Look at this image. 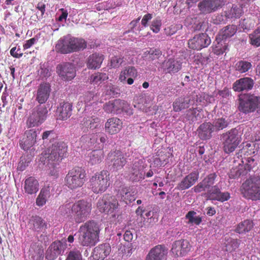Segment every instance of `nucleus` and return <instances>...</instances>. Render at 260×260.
Here are the masks:
<instances>
[{"instance_id":"44","label":"nucleus","mask_w":260,"mask_h":260,"mask_svg":"<svg viewBox=\"0 0 260 260\" xmlns=\"http://www.w3.org/2000/svg\"><path fill=\"white\" fill-rule=\"evenodd\" d=\"M108 79V76L105 73H96L92 74L90 78L89 81L93 85H99L102 83V82L107 80Z\"/></svg>"},{"instance_id":"40","label":"nucleus","mask_w":260,"mask_h":260,"mask_svg":"<svg viewBox=\"0 0 260 260\" xmlns=\"http://www.w3.org/2000/svg\"><path fill=\"white\" fill-rule=\"evenodd\" d=\"M33 229L37 231H41L46 228L45 221L41 217L37 216L33 217L30 221Z\"/></svg>"},{"instance_id":"63","label":"nucleus","mask_w":260,"mask_h":260,"mask_svg":"<svg viewBox=\"0 0 260 260\" xmlns=\"http://www.w3.org/2000/svg\"><path fill=\"white\" fill-rule=\"evenodd\" d=\"M193 189L195 192H200L202 191L207 190L202 182L195 186Z\"/></svg>"},{"instance_id":"37","label":"nucleus","mask_w":260,"mask_h":260,"mask_svg":"<svg viewBox=\"0 0 260 260\" xmlns=\"http://www.w3.org/2000/svg\"><path fill=\"white\" fill-rule=\"evenodd\" d=\"M214 131L213 125L210 123H204L201 124L198 129L199 137L202 139H209L212 132Z\"/></svg>"},{"instance_id":"15","label":"nucleus","mask_w":260,"mask_h":260,"mask_svg":"<svg viewBox=\"0 0 260 260\" xmlns=\"http://www.w3.org/2000/svg\"><path fill=\"white\" fill-rule=\"evenodd\" d=\"M222 0H203L199 4V10L204 14L217 11L222 6Z\"/></svg>"},{"instance_id":"20","label":"nucleus","mask_w":260,"mask_h":260,"mask_svg":"<svg viewBox=\"0 0 260 260\" xmlns=\"http://www.w3.org/2000/svg\"><path fill=\"white\" fill-rule=\"evenodd\" d=\"M109 159L114 170H118L122 168L126 163V158L120 151H115L109 154Z\"/></svg>"},{"instance_id":"17","label":"nucleus","mask_w":260,"mask_h":260,"mask_svg":"<svg viewBox=\"0 0 260 260\" xmlns=\"http://www.w3.org/2000/svg\"><path fill=\"white\" fill-rule=\"evenodd\" d=\"M118 202L114 198L111 197L108 200L105 198L98 201L97 207L101 212L106 213H111L117 208Z\"/></svg>"},{"instance_id":"49","label":"nucleus","mask_w":260,"mask_h":260,"mask_svg":"<svg viewBox=\"0 0 260 260\" xmlns=\"http://www.w3.org/2000/svg\"><path fill=\"white\" fill-rule=\"evenodd\" d=\"M213 128L214 131L222 129L228 125L227 122L222 118L216 119L213 124Z\"/></svg>"},{"instance_id":"46","label":"nucleus","mask_w":260,"mask_h":260,"mask_svg":"<svg viewBox=\"0 0 260 260\" xmlns=\"http://www.w3.org/2000/svg\"><path fill=\"white\" fill-rule=\"evenodd\" d=\"M124 62V57L121 55H116L110 57V66L113 68H119Z\"/></svg>"},{"instance_id":"62","label":"nucleus","mask_w":260,"mask_h":260,"mask_svg":"<svg viewBox=\"0 0 260 260\" xmlns=\"http://www.w3.org/2000/svg\"><path fill=\"white\" fill-rule=\"evenodd\" d=\"M20 49H17L16 47L12 48L10 50L11 55L15 58H20L22 56V53L20 52Z\"/></svg>"},{"instance_id":"50","label":"nucleus","mask_w":260,"mask_h":260,"mask_svg":"<svg viewBox=\"0 0 260 260\" xmlns=\"http://www.w3.org/2000/svg\"><path fill=\"white\" fill-rule=\"evenodd\" d=\"M215 178L216 175L214 174H211L202 181L208 191L210 189V187L214 183Z\"/></svg>"},{"instance_id":"14","label":"nucleus","mask_w":260,"mask_h":260,"mask_svg":"<svg viewBox=\"0 0 260 260\" xmlns=\"http://www.w3.org/2000/svg\"><path fill=\"white\" fill-rule=\"evenodd\" d=\"M56 72L58 76L63 80H71L76 75L74 66L70 63L59 64L56 68Z\"/></svg>"},{"instance_id":"1","label":"nucleus","mask_w":260,"mask_h":260,"mask_svg":"<svg viewBox=\"0 0 260 260\" xmlns=\"http://www.w3.org/2000/svg\"><path fill=\"white\" fill-rule=\"evenodd\" d=\"M67 148L63 143H55L45 152L42 154L41 160L48 167V173L51 176H56L58 170L56 166L59 164L67 152Z\"/></svg>"},{"instance_id":"21","label":"nucleus","mask_w":260,"mask_h":260,"mask_svg":"<svg viewBox=\"0 0 260 260\" xmlns=\"http://www.w3.org/2000/svg\"><path fill=\"white\" fill-rule=\"evenodd\" d=\"M254 85V81L250 78H242L236 81L233 85L234 91L241 92L251 90Z\"/></svg>"},{"instance_id":"52","label":"nucleus","mask_w":260,"mask_h":260,"mask_svg":"<svg viewBox=\"0 0 260 260\" xmlns=\"http://www.w3.org/2000/svg\"><path fill=\"white\" fill-rule=\"evenodd\" d=\"M161 26V20L159 18H156L151 22L150 29L154 33H158Z\"/></svg>"},{"instance_id":"34","label":"nucleus","mask_w":260,"mask_h":260,"mask_svg":"<svg viewBox=\"0 0 260 260\" xmlns=\"http://www.w3.org/2000/svg\"><path fill=\"white\" fill-rule=\"evenodd\" d=\"M138 72L136 69L132 66H128L123 69L118 76V80L123 83H126V79L129 77L136 78Z\"/></svg>"},{"instance_id":"33","label":"nucleus","mask_w":260,"mask_h":260,"mask_svg":"<svg viewBox=\"0 0 260 260\" xmlns=\"http://www.w3.org/2000/svg\"><path fill=\"white\" fill-rule=\"evenodd\" d=\"M39 189V184L37 179L32 177L26 179L24 181V189L29 194L36 193Z\"/></svg>"},{"instance_id":"4","label":"nucleus","mask_w":260,"mask_h":260,"mask_svg":"<svg viewBox=\"0 0 260 260\" xmlns=\"http://www.w3.org/2000/svg\"><path fill=\"white\" fill-rule=\"evenodd\" d=\"M241 190L244 197L254 201L260 200V176L247 179L242 184Z\"/></svg>"},{"instance_id":"64","label":"nucleus","mask_w":260,"mask_h":260,"mask_svg":"<svg viewBox=\"0 0 260 260\" xmlns=\"http://www.w3.org/2000/svg\"><path fill=\"white\" fill-rule=\"evenodd\" d=\"M152 18V15L151 14H147L145 15L141 21V24L144 26L146 27L147 25V23L149 20H151Z\"/></svg>"},{"instance_id":"39","label":"nucleus","mask_w":260,"mask_h":260,"mask_svg":"<svg viewBox=\"0 0 260 260\" xmlns=\"http://www.w3.org/2000/svg\"><path fill=\"white\" fill-rule=\"evenodd\" d=\"M252 221L245 220L240 222L237 226L236 231L241 234H244L249 232L253 227Z\"/></svg>"},{"instance_id":"25","label":"nucleus","mask_w":260,"mask_h":260,"mask_svg":"<svg viewBox=\"0 0 260 260\" xmlns=\"http://www.w3.org/2000/svg\"><path fill=\"white\" fill-rule=\"evenodd\" d=\"M181 66L182 62L180 59L170 58L162 63V68L167 73L174 74L181 69Z\"/></svg>"},{"instance_id":"47","label":"nucleus","mask_w":260,"mask_h":260,"mask_svg":"<svg viewBox=\"0 0 260 260\" xmlns=\"http://www.w3.org/2000/svg\"><path fill=\"white\" fill-rule=\"evenodd\" d=\"M250 44L256 47L260 46V26L249 35Z\"/></svg>"},{"instance_id":"3","label":"nucleus","mask_w":260,"mask_h":260,"mask_svg":"<svg viewBox=\"0 0 260 260\" xmlns=\"http://www.w3.org/2000/svg\"><path fill=\"white\" fill-rule=\"evenodd\" d=\"M110 174L106 170H102L94 174L89 181V186L96 193L105 191L110 184Z\"/></svg>"},{"instance_id":"57","label":"nucleus","mask_w":260,"mask_h":260,"mask_svg":"<svg viewBox=\"0 0 260 260\" xmlns=\"http://www.w3.org/2000/svg\"><path fill=\"white\" fill-rule=\"evenodd\" d=\"M113 104L114 105V113H121V105L122 104V100L119 99L113 100Z\"/></svg>"},{"instance_id":"16","label":"nucleus","mask_w":260,"mask_h":260,"mask_svg":"<svg viewBox=\"0 0 260 260\" xmlns=\"http://www.w3.org/2000/svg\"><path fill=\"white\" fill-rule=\"evenodd\" d=\"M168 253V249L165 246L158 245L149 251L146 260H166Z\"/></svg>"},{"instance_id":"6","label":"nucleus","mask_w":260,"mask_h":260,"mask_svg":"<svg viewBox=\"0 0 260 260\" xmlns=\"http://www.w3.org/2000/svg\"><path fill=\"white\" fill-rule=\"evenodd\" d=\"M86 174L80 168H74L69 171L66 177L67 185L71 189L81 187L85 181Z\"/></svg>"},{"instance_id":"24","label":"nucleus","mask_w":260,"mask_h":260,"mask_svg":"<svg viewBox=\"0 0 260 260\" xmlns=\"http://www.w3.org/2000/svg\"><path fill=\"white\" fill-rule=\"evenodd\" d=\"M208 197L211 200L223 202L230 198V194L228 192H221L217 186H214L208 191Z\"/></svg>"},{"instance_id":"13","label":"nucleus","mask_w":260,"mask_h":260,"mask_svg":"<svg viewBox=\"0 0 260 260\" xmlns=\"http://www.w3.org/2000/svg\"><path fill=\"white\" fill-rule=\"evenodd\" d=\"M211 43V40L206 34L202 33L195 36L188 41V45L190 48L200 50L207 47Z\"/></svg>"},{"instance_id":"18","label":"nucleus","mask_w":260,"mask_h":260,"mask_svg":"<svg viewBox=\"0 0 260 260\" xmlns=\"http://www.w3.org/2000/svg\"><path fill=\"white\" fill-rule=\"evenodd\" d=\"M128 176L133 181H139L144 179L145 172L143 171L140 160H136L129 169Z\"/></svg>"},{"instance_id":"35","label":"nucleus","mask_w":260,"mask_h":260,"mask_svg":"<svg viewBox=\"0 0 260 260\" xmlns=\"http://www.w3.org/2000/svg\"><path fill=\"white\" fill-rule=\"evenodd\" d=\"M104 157V153L103 150H94L88 154V162L91 165H95L100 164Z\"/></svg>"},{"instance_id":"31","label":"nucleus","mask_w":260,"mask_h":260,"mask_svg":"<svg viewBox=\"0 0 260 260\" xmlns=\"http://www.w3.org/2000/svg\"><path fill=\"white\" fill-rule=\"evenodd\" d=\"M111 250L109 244H101L94 249L93 256L96 260H103L110 254Z\"/></svg>"},{"instance_id":"48","label":"nucleus","mask_w":260,"mask_h":260,"mask_svg":"<svg viewBox=\"0 0 260 260\" xmlns=\"http://www.w3.org/2000/svg\"><path fill=\"white\" fill-rule=\"evenodd\" d=\"M251 67L250 62L242 60L236 64V70L241 73H243L248 71Z\"/></svg>"},{"instance_id":"45","label":"nucleus","mask_w":260,"mask_h":260,"mask_svg":"<svg viewBox=\"0 0 260 260\" xmlns=\"http://www.w3.org/2000/svg\"><path fill=\"white\" fill-rule=\"evenodd\" d=\"M72 40L73 45V52L84 49L86 47V43L83 39L72 38Z\"/></svg>"},{"instance_id":"32","label":"nucleus","mask_w":260,"mask_h":260,"mask_svg":"<svg viewBox=\"0 0 260 260\" xmlns=\"http://www.w3.org/2000/svg\"><path fill=\"white\" fill-rule=\"evenodd\" d=\"M104 59V56L101 54L95 53L89 56L87 59L86 66L89 69H97L101 67Z\"/></svg>"},{"instance_id":"55","label":"nucleus","mask_w":260,"mask_h":260,"mask_svg":"<svg viewBox=\"0 0 260 260\" xmlns=\"http://www.w3.org/2000/svg\"><path fill=\"white\" fill-rule=\"evenodd\" d=\"M199 110L196 108L190 109L187 110L185 114V118L187 120H190L193 121L194 118L196 117L197 113L199 112Z\"/></svg>"},{"instance_id":"59","label":"nucleus","mask_w":260,"mask_h":260,"mask_svg":"<svg viewBox=\"0 0 260 260\" xmlns=\"http://www.w3.org/2000/svg\"><path fill=\"white\" fill-rule=\"evenodd\" d=\"M104 109L105 111L108 113H114L113 101H110L108 103H106L104 107Z\"/></svg>"},{"instance_id":"2","label":"nucleus","mask_w":260,"mask_h":260,"mask_svg":"<svg viewBox=\"0 0 260 260\" xmlns=\"http://www.w3.org/2000/svg\"><path fill=\"white\" fill-rule=\"evenodd\" d=\"M100 228L98 224L89 221L80 226L79 230V242L83 246H93L99 241Z\"/></svg>"},{"instance_id":"42","label":"nucleus","mask_w":260,"mask_h":260,"mask_svg":"<svg viewBox=\"0 0 260 260\" xmlns=\"http://www.w3.org/2000/svg\"><path fill=\"white\" fill-rule=\"evenodd\" d=\"M131 188L128 187H123L120 191V194L122 196V199L127 204L131 203L135 200L134 192H131Z\"/></svg>"},{"instance_id":"38","label":"nucleus","mask_w":260,"mask_h":260,"mask_svg":"<svg viewBox=\"0 0 260 260\" xmlns=\"http://www.w3.org/2000/svg\"><path fill=\"white\" fill-rule=\"evenodd\" d=\"M50 188L49 186L43 188L36 200V204L39 206H43L47 201V199L50 197Z\"/></svg>"},{"instance_id":"10","label":"nucleus","mask_w":260,"mask_h":260,"mask_svg":"<svg viewBox=\"0 0 260 260\" xmlns=\"http://www.w3.org/2000/svg\"><path fill=\"white\" fill-rule=\"evenodd\" d=\"M238 131L233 129L223 135V150L226 153L233 152L240 142V138L238 135Z\"/></svg>"},{"instance_id":"28","label":"nucleus","mask_w":260,"mask_h":260,"mask_svg":"<svg viewBox=\"0 0 260 260\" xmlns=\"http://www.w3.org/2000/svg\"><path fill=\"white\" fill-rule=\"evenodd\" d=\"M122 121L117 118H111L108 119L105 123V131L111 135L118 133L121 129Z\"/></svg>"},{"instance_id":"26","label":"nucleus","mask_w":260,"mask_h":260,"mask_svg":"<svg viewBox=\"0 0 260 260\" xmlns=\"http://www.w3.org/2000/svg\"><path fill=\"white\" fill-rule=\"evenodd\" d=\"M99 96L96 94L91 92L86 93L85 95L80 98L77 106L79 108H81L84 106L85 110H86L87 107L95 104L99 101Z\"/></svg>"},{"instance_id":"60","label":"nucleus","mask_w":260,"mask_h":260,"mask_svg":"<svg viewBox=\"0 0 260 260\" xmlns=\"http://www.w3.org/2000/svg\"><path fill=\"white\" fill-rule=\"evenodd\" d=\"M38 40V39L35 38L27 40L23 45L24 49H27L30 48L33 45L37 42Z\"/></svg>"},{"instance_id":"54","label":"nucleus","mask_w":260,"mask_h":260,"mask_svg":"<svg viewBox=\"0 0 260 260\" xmlns=\"http://www.w3.org/2000/svg\"><path fill=\"white\" fill-rule=\"evenodd\" d=\"M242 13V10L241 8L237 6H233L230 10V14L228 15L229 17H240Z\"/></svg>"},{"instance_id":"30","label":"nucleus","mask_w":260,"mask_h":260,"mask_svg":"<svg viewBox=\"0 0 260 260\" xmlns=\"http://www.w3.org/2000/svg\"><path fill=\"white\" fill-rule=\"evenodd\" d=\"M72 105L69 103H61L56 110L57 119L67 120L72 114Z\"/></svg>"},{"instance_id":"12","label":"nucleus","mask_w":260,"mask_h":260,"mask_svg":"<svg viewBox=\"0 0 260 260\" xmlns=\"http://www.w3.org/2000/svg\"><path fill=\"white\" fill-rule=\"evenodd\" d=\"M191 246L186 240L176 241L172 244L171 252L175 256L182 257L186 255L191 250Z\"/></svg>"},{"instance_id":"27","label":"nucleus","mask_w":260,"mask_h":260,"mask_svg":"<svg viewBox=\"0 0 260 260\" xmlns=\"http://www.w3.org/2000/svg\"><path fill=\"white\" fill-rule=\"evenodd\" d=\"M72 37L66 36L60 39L56 45V49L62 53L66 54L73 52Z\"/></svg>"},{"instance_id":"19","label":"nucleus","mask_w":260,"mask_h":260,"mask_svg":"<svg viewBox=\"0 0 260 260\" xmlns=\"http://www.w3.org/2000/svg\"><path fill=\"white\" fill-rule=\"evenodd\" d=\"M196 98L194 96L187 97H179L177 98L173 104V110L175 112H179L187 109L191 105L195 104Z\"/></svg>"},{"instance_id":"23","label":"nucleus","mask_w":260,"mask_h":260,"mask_svg":"<svg viewBox=\"0 0 260 260\" xmlns=\"http://www.w3.org/2000/svg\"><path fill=\"white\" fill-rule=\"evenodd\" d=\"M51 92L50 85L43 83L38 86L36 94V100L41 104L45 103L48 99Z\"/></svg>"},{"instance_id":"53","label":"nucleus","mask_w":260,"mask_h":260,"mask_svg":"<svg viewBox=\"0 0 260 260\" xmlns=\"http://www.w3.org/2000/svg\"><path fill=\"white\" fill-rule=\"evenodd\" d=\"M66 260H82V255L78 250L71 251Z\"/></svg>"},{"instance_id":"36","label":"nucleus","mask_w":260,"mask_h":260,"mask_svg":"<svg viewBox=\"0 0 260 260\" xmlns=\"http://www.w3.org/2000/svg\"><path fill=\"white\" fill-rule=\"evenodd\" d=\"M99 122L100 119L97 117L92 116L84 118L81 124L84 131H86L88 129L96 128L99 125Z\"/></svg>"},{"instance_id":"11","label":"nucleus","mask_w":260,"mask_h":260,"mask_svg":"<svg viewBox=\"0 0 260 260\" xmlns=\"http://www.w3.org/2000/svg\"><path fill=\"white\" fill-rule=\"evenodd\" d=\"M39 128L27 130L25 132L24 137L20 142V146L24 150H27L36 143L38 135L40 133Z\"/></svg>"},{"instance_id":"61","label":"nucleus","mask_w":260,"mask_h":260,"mask_svg":"<svg viewBox=\"0 0 260 260\" xmlns=\"http://www.w3.org/2000/svg\"><path fill=\"white\" fill-rule=\"evenodd\" d=\"M256 165V162L254 161V159L249 157L247 158V162L245 166V169L248 171H250Z\"/></svg>"},{"instance_id":"7","label":"nucleus","mask_w":260,"mask_h":260,"mask_svg":"<svg viewBox=\"0 0 260 260\" xmlns=\"http://www.w3.org/2000/svg\"><path fill=\"white\" fill-rule=\"evenodd\" d=\"M48 110L44 106L35 107L31 111L26 121L28 127L38 126L46 119Z\"/></svg>"},{"instance_id":"43","label":"nucleus","mask_w":260,"mask_h":260,"mask_svg":"<svg viewBox=\"0 0 260 260\" xmlns=\"http://www.w3.org/2000/svg\"><path fill=\"white\" fill-rule=\"evenodd\" d=\"M188 224L199 225L202 221L201 216L197 215V213L193 211H189L185 216Z\"/></svg>"},{"instance_id":"56","label":"nucleus","mask_w":260,"mask_h":260,"mask_svg":"<svg viewBox=\"0 0 260 260\" xmlns=\"http://www.w3.org/2000/svg\"><path fill=\"white\" fill-rule=\"evenodd\" d=\"M68 15V13L66 10L60 9L56 14V19L60 22H65Z\"/></svg>"},{"instance_id":"22","label":"nucleus","mask_w":260,"mask_h":260,"mask_svg":"<svg viewBox=\"0 0 260 260\" xmlns=\"http://www.w3.org/2000/svg\"><path fill=\"white\" fill-rule=\"evenodd\" d=\"M199 176V173L196 171L190 173L178 184L176 188L180 190L189 188L197 181Z\"/></svg>"},{"instance_id":"41","label":"nucleus","mask_w":260,"mask_h":260,"mask_svg":"<svg viewBox=\"0 0 260 260\" xmlns=\"http://www.w3.org/2000/svg\"><path fill=\"white\" fill-rule=\"evenodd\" d=\"M161 56V51L156 49H149L146 51L143 55L145 59L149 60H154L159 59Z\"/></svg>"},{"instance_id":"8","label":"nucleus","mask_w":260,"mask_h":260,"mask_svg":"<svg viewBox=\"0 0 260 260\" xmlns=\"http://www.w3.org/2000/svg\"><path fill=\"white\" fill-rule=\"evenodd\" d=\"M236 30L235 25H229L220 32L219 38H216L217 44L214 48V52L215 54L218 55L222 54L228 49V46L226 44L221 41V36H222V40L234 36L236 32Z\"/></svg>"},{"instance_id":"58","label":"nucleus","mask_w":260,"mask_h":260,"mask_svg":"<svg viewBox=\"0 0 260 260\" xmlns=\"http://www.w3.org/2000/svg\"><path fill=\"white\" fill-rule=\"evenodd\" d=\"M121 112H125L128 115L132 114V111L129 105L126 102L122 101L121 105Z\"/></svg>"},{"instance_id":"9","label":"nucleus","mask_w":260,"mask_h":260,"mask_svg":"<svg viewBox=\"0 0 260 260\" xmlns=\"http://www.w3.org/2000/svg\"><path fill=\"white\" fill-rule=\"evenodd\" d=\"M239 110L244 113L254 112L257 107L258 96L254 95L241 94L239 96Z\"/></svg>"},{"instance_id":"5","label":"nucleus","mask_w":260,"mask_h":260,"mask_svg":"<svg viewBox=\"0 0 260 260\" xmlns=\"http://www.w3.org/2000/svg\"><path fill=\"white\" fill-rule=\"evenodd\" d=\"M92 205L90 202L79 200L72 206V212L75 221L81 223L85 221L90 214Z\"/></svg>"},{"instance_id":"51","label":"nucleus","mask_w":260,"mask_h":260,"mask_svg":"<svg viewBox=\"0 0 260 260\" xmlns=\"http://www.w3.org/2000/svg\"><path fill=\"white\" fill-rule=\"evenodd\" d=\"M239 245L238 241L237 239H230L225 244L227 251H232L236 249Z\"/></svg>"},{"instance_id":"29","label":"nucleus","mask_w":260,"mask_h":260,"mask_svg":"<svg viewBox=\"0 0 260 260\" xmlns=\"http://www.w3.org/2000/svg\"><path fill=\"white\" fill-rule=\"evenodd\" d=\"M64 248V245L60 241L53 242L48 248L46 257L49 260L55 259Z\"/></svg>"}]
</instances>
